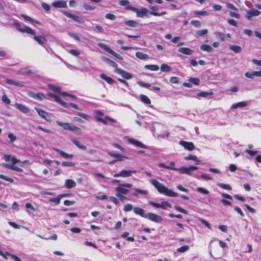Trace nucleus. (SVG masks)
<instances>
[{"label":"nucleus","mask_w":261,"mask_h":261,"mask_svg":"<svg viewBox=\"0 0 261 261\" xmlns=\"http://www.w3.org/2000/svg\"><path fill=\"white\" fill-rule=\"evenodd\" d=\"M48 88L52 90L53 91L55 92H56V93H58L63 96H69V97H72V98H75V95H71V94H68L66 92H61V88L59 87H57V86H54L53 85H51V84H49L48 85Z\"/></svg>","instance_id":"7"},{"label":"nucleus","mask_w":261,"mask_h":261,"mask_svg":"<svg viewBox=\"0 0 261 261\" xmlns=\"http://www.w3.org/2000/svg\"><path fill=\"white\" fill-rule=\"evenodd\" d=\"M25 207L27 209V212L29 214L31 213V211L32 212L36 211V209L33 206V205L30 203H27L25 205Z\"/></svg>","instance_id":"41"},{"label":"nucleus","mask_w":261,"mask_h":261,"mask_svg":"<svg viewBox=\"0 0 261 261\" xmlns=\"http://www.w3.org/2000/svg\"><path fill=\"white\" fill-rule=\"evenodd\" d=\"M146 69L152 70V71H158L159 69V66L156 65H146L144 66Z\"/></svg>","instance_id":"39"},{"label":"nucleus","mask_w":261,"mask_h":261,"mask_svg":"<svg viewBox=\"0 0 261 261\" xmlns=\"http://www.w3.org/2000/svg\"><path fill=\"white\" fill-rule=\"evenodd\" d=\"M189 249V247L188 246H181L179 248H178L177 249V251L179 252H181V253H183V252H185L187 251H188Z\"/></svg>","instance_id":"54"},{"label":"nucleus","mask_w":261,"mask_h":261,"mask_svg":"<svg viewBox=\"0 0 261 261\" xmlns=\"http://www.w3.org/2000/svg\"><path fill=\"white\" fill-rule=\"evenodd\" d=\"M145 218L155 223H161L163 221L161 216L152 213H147Z\"/></svg>","instance_id":"8"},{"label":"nucleus","mask_w":261,"mask_h":261,"mask_svg":"<svg viewBox=\"0 0 261 261\" xmlns=\"http://www.w3.org/2000/svg\"><path fill=\"white\" fill-rule=\"evenodd\" d=\"M179 144L183 146L185 149L188 150H193L195 148V146L194 144L191 142H186L183 140H181L179 142Z\"/></svg>","instance_id":"14"},{"label":"nucleus","mask_w":261,"mask_h":261,"mask_svg":"<svg viewBox=\"0 0 261 261\" xmlns=\"http://www.w3.org/2000/svg\"><path fill=\"white\" fill-rule=\"evenodd\" d=\"M125 195L120 194L119 193H116V196L119 199V200L122 201H127L128 198L125 196Z\"/></svg>","instance_id":"48"},{"label":"nucleus","mask_w":261,"mask_h":261,"mask_svg":"<svg viewBox=\"0 0 261 261\" xmlns=\"http://www.w3.org/2000/svg\"><path fill=\"white\" fill-rule=\"evenodd\" d=\"M189 81L191 84H193L195 85H198L199 84V80L196 77L190 78Z\"/></svg>","instance_id":"53"},{"label":"nucleus","mask_w":261,"mask_h":261,"mask_svg":"<svg viewBox=\"0 0 261 261\" xmlns=\"http://www.w3.org/2000/svg\"><path fill=\"white\" fill-rule=\"evenodd\" d=\"M140 98L141 101L146 104H149L150 103V100L149 98L144 95H140Z\"/></svg>","instance_id":"46"},{"label":"nucleus","mask_w":261,"mask_h":261,"mask_svg":"<svg viewBox=\"0 0 261 261\" xmlns=\"http://www.w3.org/2000/svg\"><path fill=\"white\" fill-rule=\"evenodd\" d=\"M133 208H134V207H133L132 204L128 203V204H126L124 206L123 210H124V211L127 212L131 211L132 210H133Z\"/></svg>","instance_id":"57"},{"label":"nucleus","mask_w":261,"mask_h":261,"mask_svg":"<svg viewBox=\"0 0 261 261\" xmlns=\"http://www.w3.org/2000/svg\"><path fill=\"white\" fill-rule=\"evenodd\" d=\"M14 24L16 26V28L18 31L34 35L33 38L36 41L42 46L44 45L45 43L47 41V39L45 36L35 35V32L31 28L20 23L18 21H15Z\"/></svg>","instance_id":"1"},{"label":"nucleus","mask_w":261,"mask_h":261,"mask_svg":"<svg viewBox=\"0 0 261 261\" xmlns=\"http://www.w3.org/2000/svg\"><path fill=\"white\" fill-rule=\"evenodd\" d=\"M97 45L100 47L101 48H102V49L105 50V51H106L107 52L109 53H111V51H112V49H111L108 45L103 44V43H98L97 44Z\"/></svg>","instance_id":"37"},{"label":"nucleus","mask_w":261,"mask_h":261,"mask_svg":"<svg viewBox=\"0 0 261 261\" xmlns=\"http://www.w3.org/2000/svg\"><path fill=\"white\" fill-rule=\"evenodd\" d=\"M200 48L203 51H206L207 52H211L213 50L211 46L204 44L201 45V46H200Z\"/></svg>","instance_id":"40"},{"label":"nucleus","mask_w":261,"mask_h":261,"mask_svg":"<svg viewBox=\"0 0 261 261\" xmlns=\"http://www.w3.org/2000/svg\"><path fill=\"white\" fill-rule=\"evenodd\" d=\"M4 159L6 162L12 161L13 165L20 162L19 160L16 159L14 156L11 155H5Z\"/></svg>","instance_id":"24"},{"label":"nucleus","mask_w":261,"mask_h":261,"mask_svg":"<svg viewBox=\"0 0 261 261\" xmlns=\"http://www.w3.org/2000/svg\"><path fill=\"white\" fill-rule=\"evenodd\" d=\"M149 9L151 10L149 11V14L155 16H161L165 15L166 12L164 11L162 13H158L157 11L159 10V7L156 6H150Z\"/></svg>","instance_id":"13"},{"label":"nucleus","mask_w":261,"mask_h":261,"mask_svg":"<svg viewBox=\"0 0 261 261\" xmlns=\"http://www.w3.org/2000/svg\"><path fill=\"white\" fill-rule=\"evenodd\" d=\"M168 169H170V170H175V171H177V169L178 168H175V163L174 162H171L170 163H169V165H168Z\"/></svg>","instance_id":"59"},{"label":"nucleus","mask_w":261,"mask_h":261,"mask_svg":"<svg viewBox=\"0 0 261 261\" xmlns=\"http://www.w3.org/2000/svg\"><path fill=\"white\" fill-rule=\"evenodd\" d=\"M30 96L34 98L35 99L42 100L45 98V95L43 93H32L30 94Z\"/></svg>","instance_id":"29"},{"label":"nucleus","mask_w":261,"mask_h":261,"mask_svg":"<svg viewBox=\"0 0 261 261\" xmlns=\"http://www.w3.org/2000/svg\"><path fill=\"white\" fill-rule=\"evenodd\" d=\"M229 49L236 54L239 53L242 51V47L238 45H230Z\"/></svg>","instance_id":"33"},{"label":"nucleus","mask_w":261,"mask_h":261,"mask_svg":"<svg viewBox=\"0 0 261 261\" xmlns=\"http://www.w3.org/2000/svg\"><path fill=\"white\" fill-rule=\"evenodd\" d=\"M124 139L129 143L135 146H137L140 148L144 149L147 148V147L145 145L143 144L141 142L137 141L133 138H129L128 137H125Z\"/></svg>","instance_id":"10"},{"label":"nucleus","mask_w":261,"mask_h":261,"mask_svg":"<svg viewBox=\"0 0 261 261\" xmlns=\"http://www.w3.org/2000/svg\"><path fill=\"white\" fill-rule=\"evenodd\" d=\"M137 172L136 170H122L120 172L115 174L113 176L114 177H128Z\"/></svg>","instance_id":"5"},{"label":"nucleus","mask_w":261,"mask_h":261,"mask_svg":"<svg viewBox=\"0 0 261 261\" xmlns=\"http://www.w3.org/2000/svg\"><path fill=\"white\" fill-rule=\"evenodd\" d=\"M35 110L37 112L38 115L42 118L45 119V120L47 121H51V118L49 116V115L48 113L44 111L43 110L35 107Z\"/></svg>","instance_id":"11"},{"label":"nucleus","mask_w":261,"mask_h":261,"mask_svg":"<svg viewBox=\"0 0 261 261\" xmlns=\"http://www.w3.org/2000/svg\"><path fill=\"white\" fill-rule=\"evenodd\" d=\"M15 107L17 108L21 112L27 114L30 112V109L26 107L25 106L19 103H15L14 105Z\"/></svg>","instance_id":"21"},{"label":"nucleus","mask_w":261,"mask_h":261,"mask_svg":"<svg viewBox=\"0 0 261 261\" xmlns=\"http://www.w3.org/2000/svg\"><path fill=\"white\" fill-rule=\"evenodd\" d=\"M136 56L137 58H138L139 59L142 60H147L149 59V57L148 55L145 54L142 52H137L136 53Z\"/></svg>","instance_id":"30"},{"label":"nucleus","mask_w":261,"mask_h":261,"mask_svg":"<svg viewBox=\"0 0 261 261\" xmlns=\"http://www.w3.org/2000/svg\"><path fill=\"white\" fill-rule=\"evenodd\" d=\"M134 212L138 215H139L143 218H146L147 213H145V211L142 208L138 207H135L133 208Z\"/></svg>","instance_id":"22"},{"label":"nucleus","mask_w":261,"mask_h":261,"mask_svg":"<svg viewBox=\"0 0 261 261\" xmlns=\"http://www.w3.org/2000/svg\"><path fill=\"white\" fill-rule=\"evenodd\" d=\"M178 51L180 53H182L187 55H191L193 53L192 50L187 47L179 48L178 50Z\"/></svg>","instance_id":"27"},{"label":"nucleus","mask_w":261,"mask_h":261,"mask_svg":"<svg viewBox=\"0 0 261 261\" xmlns=\"http://www.w3.org/2000/svg\"><path fill=\"white\" fill-rule=\"evenodd\" d=\"M133 186L132 184H120L118 187L115 188L116 193L126 195L129 192V189L126 188H131Z\"/></svg>","instance_id":"4"},{"label":"nucleus","mask_w":261,"mask_h":261,"mask_svg":"<svg viewBox=\"0 0 261 261\" xmlns=\"http://www.w3.org/2000/svg\"><path fill=\"white\" fill-rule=\"evenodd\" d=\"M56 123L59 126L63 127V128L65 130H71L79 133V134H81L82 133V130L80 128L73 125L71 123L62 122L60 121H57Z\"/></svg>","instance_id":"3"},{"label":"nucleus","mask_w":261,"mask_h":261,"mask_svg":"<svg viewBox=\"0 0 261 261\" xmlns=\"http://www.w3.org/2000/svg\"><path fill=\"white\" fill-rule=\"evenodd\" d=\"M174 208H175V209L176 211H178L179 212H181V213H184L185 214H188V211L187 210H185L183 209L182 208H181V207H179L178 206L175 205L174 206Z\"/></svg>","instance_id":"61"},{"label":"nucleus","mask_w":261,"mask_h":261,"mask_svg":"<svg viewBox=\"0 0 261 261\" xmlns=\"http://www.w3.org/2000/svg\"><path fill=\"white\" fill-rule=\"evenodd\" d=\"M97 120L98 121H99V122L102 123L104 124H106V125L108 124L109 123V122H111V123H116L117 122L116 120H115L113 118H112L108 116H104V118L100 117H97Z\"/></svg>","instance_id":"12"},{"label":"nucleus","mask_w":261,"mask_h":261,"mask_svg":"<svg viewBox=\"0 0 261 261\" xmlns=\"http://www.w3.org/2000/svg\"><path fill=\"white\" fill-rule=\"evenodd\" d=\"M108 154L112 157L116 158V160H117V161H122L123 159H127L126 156H123L119 153H115L109 152Z\"/></svg>","instance_id":"26"},{"label":"nucleus","mask_w":261,"mask_h":261,"mask_svg":"<svg viewBox=\"0 0 261 261\" xmlns=\"http://www.w3.org/2000/svg\"><path fill=\"white\" fill-rule=\"evenodd\" d=\"M8 138L11 142H14L16 140V137L12 133H9L8 135Z\"/></svg>","instance_id":"62"},{"label":"nucleus","mask_w":261,"mask_h":261,"mask_svg":"<svg viewBox=\"0 0 261 261\" xmlns=\"http://www.w3.org/2000/svg\"><path fill=\"white\" fill-rule=\"evenodd\" d=\"M152 132L153 133V134L154 135V136L158 139L159 138H163L165 137V136H166V137H168L169 136V133H167L166 135H163V134H162V135H159L158 134H156L155 133V131L153 129L152 130Z\"/></svg>","instance_id":"47"},{"label":"nucleus","mask_w":261,"mask_h":261,"mask_svg":"<svg viewBox=\"0 0 261 261\" xmlns=\"http://www.w3.org/2000/svg\"><path fill=\"white\" fill-rule=\"evenodd\" d=\"M149 205L154 206L156 208H161L165 210L166 207H171V204L167 201H163L161 203H157L153 201H149L148 202Z\"/></svg>","instance_id":"9"},{"label":"nucleus","mask_w":261,"mask_h":261,"mask_svg":"<svg viewBox=\"0 0 261 261\" xmlns=\"http://www.w3.org/2000/svg\"><path fill=\"white\" fill-rule=\"evenodd\" d=\"M37 236L38 237L42 239H44V240H56L57 239V238H58L57 235L56 234H54V235L51 236H50L48 238H44V237H43L39 235V234H37Z\"/></svg>","instance_id":"51"},{"label":"nucleus","mask_w":261,"mask_h":261,"mask_svg":"<svg viewBox=\"0 0 261 261\" xmlns=\"http://www.w3.org/2000/svg\"><path fill=\"white\" fill-rule=\"evenodd\" d=\"M52 6L55 8H66L67 7L66 2L64 0L54 2L52 3Z\"/></svg>","instance_id":"17"},{"label":"nucleus","mask_w":261,"mask_h":261,"mask_svg":"<svg viewBox=\"0 0 261 261\" xmlns=\"http://www.w3.org/2000/svg\"><path fill=\"white\" fill-rule=\"evenodd\" d=\"M129 234V233L127 232H124V233H123L122 234H121V237L123 238H127V240L129 241H131V242H134V238L133 237H127V236H128Z\"/></svg>","instance_id":"55"},{"label":"nucleus","mask_w":261,"mask_h":261,"mask_svg":"<svg viewBox=\"0 0 261 261\" xmlns=\"http://www.w3.org/2000/svg\"><path fill=\"white\" fill-rule=\"evenodd\" d=\"M247 106V102L245 101H241L236 103L233 104L231 108L232 109H236L237 108H243Z\"/></svg>","instance_id":"32"},{"label":"nucleus","mask_w":261,"mask_h":261,"mask_svg":"<svg viewBox=\"0 0 261 261\" xmlns=\"http://www.w3.org/2000/svg\"><path fill=\"white\" fill-rule=\"evenodd\" d=\"M2 100L3 102L6 105H9L11 103V100L6 94H4L2 97Z\"/></svg>","instance_id":"52"},{"label":"nucleus","mask_w":261,"mask_h":261,"mask_svg":"<svg viewBox=\"0 0 261 261\" xmlns=\"http://www.w3.org/2000/svg\"><path fill=\"white\" fill-rule=\"evenodd\" d=\"M68 53L74 56H78L80 55V51L75 49L69 50Z\"/></svg>","instance_id":"60"},{"label":"nucleus","mask_w":261,"mask_h":261,"mask_svg":"<svg viewBox=\"0 0 261 261\" xmlns=\"http://www.w3.org/2000/svg\"><path fill=\"white\" fill-rule=\"evenodd\" d=\"M64 195H59L57 197L50 198L49 201L51 202H54L56 204H59L60 202V200L62 197H64Z\"/></svg>","instance_id":"38"},{"label":"nucleus","mask_w":261,"mask_h":261,"mask_svg":"<svg viewBox=\"0 0 261 261\" xmlns=\"http://www.w3.org/2000/svg\"><path fill=\"white\" fill-rule=\"evenodd\" d=\"M83 7L87 10H93L95 7L92 6H91L87 3H84L83 4Z\"/></svg>","instance_id":"63"},{"label":"nucleus","mask_w":261,"mask_h":261,"mask_svg":"<svg viewBox=\"0 0 261 261\" xmlns=\"http://www.w3.org/2000/svg\"><path fill=\"white\" fill-rule=\"evenodd\" d=\"M62 12L66 16H67L68 17H69V18L72 19L73 20H74L75 21H77V22H80V23H83L84 22L83 19L82 18H81L80 17L78 16L77 15L71 14L70 13H69V12H68L67 11H63Z\"/></svg>","instance_id":"16"},{"label":"nucleus","mask_w":261,"mask_h":261,"mask_svg":"<svg viewBox=\"0 0 261 261\" xmlns=\"http://www.w3.org/2000/svg\"><path fill=\"white\" fill-rule=\"evenodd\" d=\"M71 141L75 145H76L80 149L84 150H85L87 149V147L78 140L75 139H73L71 140Z\"/></svg>","instance_id":"31"},{"label":"nucleus","mask_w":261,"mask_h":261,"mask_svg":"<svg viewBox=\"0 0 261 261\" xmlns=\"http://www.w3.org/2000/svg\"><path fill=\"white\" fill-rule=\"evenodd\" d=\"M4 166H5V167H6L9 169L15 170L16 171H18V172H22L23 171V170L22 169L15 166L13 164H12V165L5 164Z\"/></svg>","instance_id":"35"},{"label":"nucleus","mask_w":261,"mask_h":261,"mask_svg":"<svg viewBox=\"0 0 261 261\" xmlns=\"http://www.w3.org/2000/svg\"><path fill=\"white\" fill-rule=\"evenodd\" d=\"M260 12L256 9H252L247 12L246 17L250 20L252 16H258L260 14Z\"/></svg>","instance_id":"23"},{"label":"nucleus","mask_w":261,"mask_h":261,"mask_svg":"<svg viewBox=\"0 0 261 261\" xmlns=\"http://www.w3.org/2000/svg\"><path fill=\"white\" fill-rule=\"evenodd\" d=\"M185 160H193L196 162V164L198 165L200 162V161L198 160L197 156L195 155L190 154L187 156H185L184 158Z\"/></svg>","instance_id":"36"},{"label":"nucleus","mask_w":261,"mask_h":261,"mask_svg":"<svg viewBox=\"0 0 261 261\" xmlns=\"http://www.w3.org/2000/svg\"><path fill=\"white\" fill-rule=\"evenodd\" d=\"M212 94H213L212 92L208 93V92H201L197 93L196 94V97L197 98L206 97H207L208 96L211 95Z\"/></svg>","instance_id":"43"},{"label":"nucleus","mask_w":261,"mask_h":261,"mask_svg":"<svg viewBox=\"0 0 261 261\" xmlns=\"http://www.w3.org/2000/svg\"><path fill=\"white\" fill-rule=\"evenodd\" d=\"M245 76L249 79H253L254 76H257V72L256 71L246 72L245 73Z\"/></svg>","instance_id":"44"},{"label":"nucleus","mask_w":261,"mask_h":261,"mask_svg":"<svg viewBox=\"0 0 261 261\" xmlns=\"http://www.w3.org/2000/svg\"><path fill=\"white\" fill-rule=\"evenodd\" d=\"M217 186L225 189V190H231V187H230V186L229 185H227V184L218 183V184H217Z\"/></svg>","instance_id":"50"},{"label":"nucleus","mask_w":261,"mask_h":261,"mask_svg":"<svg viewBox=\"0 0 261 261\" xmlns=\"http://www.w3.org/2000/svg\"><path fill=\"white\" fill-rule=\"evenodd\" d=\"M76 185V182L72 179H66L65 182V186L67 189L74 188Z\"/></svg>","instance_id":"25"},{"label":"nucleus","mask_w":261,"mask_h":261,"mask_svg":"<svg viewBox=\"0 0 261 261\" xmlns=\"http://www.w3.org/2000/svg\"><path fill=\"white\" fill-rule=\"evenodd\" d=\"M148 14H149V11L145 8H142L139 9L137 16L143 18L144 17H148Z\"/></svg>","instance_id":"18"},{"label":"nucleus","mask_w":261,"mask_h":261,"mask_svg":"<svg viewBox=\"0 0 261 261\" xmlns=\"http://www.w3.org/2000/svg\"><path fill=\"white\" fill-rule=\"evenodd\" d=\"M208 32V30L207 29H203L202 30L198 31L196 32L197 35L199 36H203L206 34Z\"/></svg>","instance_id":"64"},{"label":"nucleus","mask_w":261,"mask_h":261,"mask_svg":"<svg viewBox=\"0 0 261 261\" xmlns=\"http://www.w3.org/2000/svg\"><path fill=\"white\" fill-rule=\"evenodd\" d=\"M198 167L194 166H190L189 167H182L177 169V171L180 174H186L187 175H191L192 171L196 170Z\"/></svg>","instance_id":"6"},{"label":"nucleus","mask_w":261,"mask_h":261,"mask_svg":"<svg viewBox=\"0 0 261 261\" xmlns=\"http://www.w3.org/2000/svg\"><path fill=\"white\" fill-rule=\"evenodd\" d=\"M194 14L197 16H198V15L206 16L208 15V13L205 11H194Z\"/></svg>","instance_id":"58"},{"label":"nucleus","mask_w":261,"mask_h":261,"mask_svg":"<svg viewBox=\"0 0 261 261\" xmlns=\"http://www.w3.org/2000/svg\"><path fill=\"white\" fill-rule=\"evenodd\" d=\"M117 73L120 75L122 77L126 80H129L132 79L133 76L129 72L123 70L121 69H118L117 70Z\"/></svg>","instance_id":"20"},{"label":"nucleus","mask_w":261,"mask_h":261,"mask_svg":"<svg viewBox=\"0 0 261 261\" xmlns=\"http://www.w3.org/2000/svg\"><path fill=\"white\" fill-rule=\"evenodd\" d=\"M161 70L163 72H169L171 70V68L168 65L165 64H163L161 66Z\"/></svg>","instance_id":"45"},{"label":"nucleus","mask_w":261,"mask_h":261,"mask_svg":"<svg viewBox=\"0 0 261 261\" xmlns=\"http://www.w3.org/2000/svg\"><path fill=\"white\" fill-rule=\"evenodd\" d=\"M125 23L126 25L131 27H136L137 25V22L135 20H128Z\"/></svg>","instance_id":"49"},{"label":"nucleus","mask_w":261,"mask_h":261,"mask_svg":"<svg viewBox=\"0 0 261 261\" xmlns=\"http://www.w3.org/2000/svg\"><path fill=\"white\" fill-rule=\"evenodd\" d=\"M196 191L203 195H208L210 193V192L208 190L203 187H198L196 189Z\"/></svg>","instance_id":"42"},{"label":"nucleus","mask_w":261,"mask_h":261,"mask_svg":"<svg viewBox=\"0 0 261 261\" xmlns=\"http://www.w3.org/2000/svg\"><path fill=\"white\" fill-rule=\"evenodd\" d=\"M55 151L59 152L60 154L65 159H71L73 156V155L72 154H68L63 151H62L59 149L55 148Z\"/></svg>","instance_id":"28"},{"label":"nucleus","mask_w":261,"mask_h":261,"mask_svg":"<svg viewBox=\"0 0 261 261\" xmlns=\"http://www.w3.org/2000/svg\"><path fill=\"white\" fill-rule=\"evenodd\" d=\"M75 164L72 162H63L62 165L63 167H74Z\"/></svg>","instance_id":"56"},{"label":"nucleus","mask_w":261,"mask_h":261,"mask_svg":"<svg viewBox=\"0 0 261 261\" xmlns=\"http://www.w3.org/2000/svg\"><path fill=\"white\" fill-rule=\"evenodd\" d=\"M5 82L8 85L19 88L22 87L23 86V83L22 82L14 81L12 79H6Z\"/></svg>","instance_id":"19"},{"label":"nucleus","mask_w":261,"mask_h":261,"mask_svg":"<svg viewBox=\"0 0 261 261\" xmlns=\"http://www.w3.org/2000/svg\"><path fill=\"white\" fill-rule=\"evenodd\" d=\"M150 182L156 188L158 191L161 194L172 197H176L178 196L177 193L168 189L163 184L160 183L156 179H151L150 180Z\"/></svg>","instance_id":"2"},{"label":"nucleus","mask_w":261,"mask_h":261,"mask_svg":"<svg viewBox=\"0 0 261 261\" xmlns=\"http://www.w3.org/2000/svg\"><path fill=\"white\" fill-rule=\"evenodd\" d=\"M47 95V96H48L49 97L54 98L55 99V101L57 102H58V103H59L60 105H61V106H62L63 107L67 106V103L63 101V100H62L59 96H58L56 94H54L53 93H51L50 92H48Z\"/></svg>","instance_id":"15"},{"label":"nucleus","mask_w":261,"mask_h":261,"mask_svg":"<svg viewBox=\"0 0 261 261\" xmlns=\"http://www.w3.org/2000/svg\"><path fill=\"white\" fill-rule=\"evenodd\" d=\"M100 78L106 81L108 83L110 84H113L114 83V80L111 77L106 76L105 74H101L100 75Z\"/></svg>","instance_id":"34"}]
</instances>
